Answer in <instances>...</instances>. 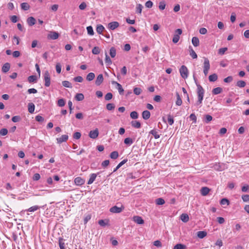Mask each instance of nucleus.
<instances>
[{
  "label": "nucleus",
  "instance_id": "obj_31",
  "mask_svg": "<svg viewBox=\"0 0 249 249\" xmlns=\"http://www.w3.org/2000/svg\"><path fill=\"white\" fill-rule=\"evenodd\" d=\"M119 157V153L117 151H115L111 152L110 154V157L111 159L115 160L117 159Z\"/></svg>",
  "mask_w": 249,
  "mask_h": 249
},
{
  "label": "nucleus",
  "instance_id": "obj_52",
  "mask_svg": "<svg viewBox=\"0 0 249 249\" xmlns=\"http://www.w3.org/2000/svg\"><path fill=\"white\" fill-rule=\"evenodd\" d=\"M133 91L135 94L139 95L141 93L142 90L140 88H135Z\"/></svg>",
  "mask_w": 249,
  "mask_h": 249
},
{
  "label": "nucleus",
  "instance_id": "obj_30",
  "mask_svg": "<svg viewBox=\"0 0 249 249\" xmlns=\"http://www.w3.org/2000/svg\"><path fill=\"white\" fill-rule=\"evenodd\" d=\"M217 75L215 73L210 75L209 76V80L210 82H215L217 79Z\"/></svg>",
  "mask_w": 249,
  "mask_h": 249
},
{
  "label": "nucleus",
  "instance_id": "obj_3",
  "mask_svg": "<svg viewBox=\"0 0 249 249\" xmlns=\"http://www.w3.org/2000/svg\"><path fill=\"white\" fill-rule=\"evenodd\" d=\"M179 72H180L181 76L183 79H186L188 77V70L185 66L182 65L181 66L180 68L179 69Z\"/></svg>",
  "mask_w": 249,
  "mask_h": 249
},
{
  "label": "nucleus",
  "instance_id": "obj_26",
  "mask_svg": "<svg viewBox=\"0 0 249 249\" xmlns=\"http://www.w3.org/2000/svg\"><path fill=\"white\" fill-rule=\"evenodd\" d=\"M190 50V55L192 56L193 59H196L197 57V55L195 51L193 49L192 47H189Z\"/></svg>",
  "mask_w": 249,
  "mask_h": 249
},
{
  "label": "nucleus",
  "instance_id": "obj_4",
  "mask_svg": "<svg viewBox=\"0 0 249 249\" xmlns=\"http://www.w3.org/2000/svg\"><path fill=\"white\" fill-rule=\"evenodd\" d=\"M182 33V30L181 29H178L175 30V35H174L173 38V42L174 43H177L179 40L180 37L179 36L181 35Z\"/></svg>",
  "mask_w": 249,
  "mask_h": 249
},
{
  "label": "nucleus",
  "instance_id": "obj_18",
  "mask_svg": "<svg viewBox=\"0 0 249 249\" xmlns=\"http://www.w3.org/2000/svg\"><path fill=\"white\" fill-rule=\"evenodd\" d=\"M59 36V34L55 32H51L49 35V37L52 39H56Z\"/></svg>",
  "mask_w": 249,
  "mask_h": 249
},
{
  "label": "nucleus",
  "instance_id": "obj_49",
  "mask_svg": "<svg viewBox=\"0 0 249 249\" xmlns=\"http://www.w3.org/2000/svg\"><path fill=\"white\" fill-rule=\"evenodd\" d=\"M106 108L108 110H112L115 108V105L112 103H108L107 105Z\"/></svg>",
  "mask_w": 249,
  "mask_h": 249
},
{
  "label": "nucleus",
  "instance_id": "obj_33",
  "mask_svg": "<svg viewBox=\"0 0 249 249\" xmlns=\"http://www.w3.org/2000/svg\"><path fill=\"white\" fill-rule=\"evenodd\" d=\"M106 58H105V62L107 66H109L112 64V61L110 59V57L108 56L107 53H105Z\"/></svg>",
  "mask_w": 249,
  "mask_h": 249
},
{
  "label": "nucleus",
  "instance_id": "obj_6",
  "mask_svg": "<svg viewBox=\"0 0 249 249\" xmlns=\"http://www.w3.org/2000/svg\"><path fill=\"white\" fill-rule=\"evenodd\" d=\"M124 209V207L123 206L118 207L117 206H114L110 209L109 211L112 213H120Z\"/></svg>",
  "mask_w": 249,
  "mask_h": 249
},
{
  "label": "nucleus",
  "instance_id": "obj_38",
  "mask_svg": "<svg viewBox=\"0 0 249 249\" xmlns=\"http://www.w3.org/2000/svg\"><path fill=\"white\" fill-rule=\"evenodd\" d=\"M109 54L111 57L114 58L116 54V51L114 47H111L110 49Z\"/></svg>",
  "mask_w": 249,
  "mask_h": 249
},
{
  "label": "nucleus",
  "instance_id": "obj_23",
  "mask_svg": "<svg viewBox=\"0 0 249 249\" xmlns=\"http://www.w3.org/2000/svg\"><path fill=\"white\" fill-rule=\"evenodd\" d=\"M98 224L102 227H105L108 225V220L107 219H101L98 221Z\"/></svg>",
  "mask_w": 249,
  "mask_h": 249
},
{
  "label": "nucleus",
  "instance_id": "obj_2",
  "mask_svg": "<svg viewBox=\"0 0 249 249\" xmlns=\"http://www.w3.org/2000/svg\"><path fill=\"white\" fill-rule=\"evenodd\" d=\"M210 68V62L207 58H204L203 72L205 76H207Z\"/></svg>",
  "mask_w": 249,
  "mask_h": 249
},
{
  "label": "nucleus",
  "instance_id": "obj_9",
  "mask_svg": "<svg viewBox=\"0 0 249 249\" xmlns=\"http://www.w3.org/2000/svg\"><path fill=\"white\" fill-rule=\"evenodd\" d=\"M74 183L77 186H81L83 185L85 180L84 179L81 178V177H77L74 179Z\"/></svg>",
  "mask_w": 249,
  "mask_h": 249
},
{
  "label": "nucleus",
  "instance_id": "obj_44",
  "mask_svg": "<svg viewBox=\"0 0 249 249\" xmlns=\"http://www.w3.org/2000/svg\"><path fill=\"white\" fill-rule=\"evenodd\" d=\"M156 203L158 205H163L165 203V201L162 198H158L156 200Z\"/></svg>",
  "mask_w": 249,
  "mask_h": 249
},
{
  "label": "nucleus",
  "instance_id": "obj_20",
  "mask_svg": "<svg viewBox=\"0 0 249 249\" xmlns=\"http://www.w3.org/2000/svg\"><path fill=\"white\" fill-rule=\"evenodd\" d=\"M192 42L195 47H197L199 45V40L197 37H193L192 39Z\"/></svg>",
  "mask_w": 249,
  "mask_h": 249
},
{
  "label": "nucleus",
  "instance_id": "obj_32",
  "mask_svg": "<svg viewBox=\"0 0 249 249\" xmlns=\"http://www.w3.org/2000/svg\"><path fill=\"white\" fill-rule=\"evenodd\" d=\"M197 235L199 238H203L207 235V232L205 231H199L197 233Z\"/></svg>",
  "mask_w": 249,
  "mask_h": 249
},
{
  "label": "nucleus",
  "instance_id": "obj_50",
  "mask_svg": "<svg viewBox=\"0 0 249 249\" xmlns=\"http://www.w3.org/2000/svg\"><path fill=\"white\" fill-rule=\"evenodd\" d=\"M213 119V117L212 116L209 114H207L205 116V122L206 123H208L210 121H211Z\"/></svg>",
  "mask_w": 249,
  "mask_h": 249
},
{
  "label": "nucleus",
  "instance_id": "obj_53",
  "mask_svg": "<svg viewBox=\"0 0 249 249\" xmlns=\"http://www.w3.org/2000/svg\"><path fill=\"white\" fill-rule=\"evenodd\" d=\"M167 121L170 125H172L174 124V119L170 115H168L167 116Z\"/></svg>",
  "mask_w": 249,
  "mask_h": 249
},
{
  "label": "nucleus",
  "instance_id": "obj_27",
  "mask_svg": "<svg viewBox=\"0 0 249 249\" xmlns=\"http://www.w3.org/2000/svg\"><path fill=\"white\" fill-rule=\"evenodd\" d=\"M59 246L60 249H65L64 239L61 237L59 238Z\"/></svg>",
  "mask_w": 249,
  "mask_h": 249
},
{
  "label": "nucleus",
  "instance_id": "obj_62",
  "mask_svg": "<svg viewBox=\"0 0 249 249\" xmlns=\"http://www.w3.org/2000/svg\"><path fill=\"white\" fill-rule=\"evenodd\" d=\"M73 80L75 82H82L83 81V78L81 76H78L77 77H75L73 78Z\"/></svg>",
  "mask_w": 249,
  "mask_h": 249
},
{
  "label": "nucleus",
  "instance_id": "obj_42",
  "mask_svg": "<svg viewBox=\"0 0 249 249\" xmlns=\"http://www.w3.org/2000/svg\"><path fill=\"white\" fill-rule=\"evenodd\" d=\"M105 29L104 27L102 25H98L96 28V31L99 34H101Z\"/></svg>",
  "mask_w": 249,
  "mask_h": 249
},
{
  "label": "nucleus",
  "instance_id": "obj_54",
  "mask_svg": "<svg viewBox=\"0 0 249 249\" xmlns=\"http://www.w3.org/2000/svg\"><path fill=\"white\" fill-rule=\"evenodd\" d=\"M81 134L80 132H75L73 135V138L74 139L78 140L81 138Z\"/></svg>",
  "mask_w": 249,
  "mask_h": 249
},
{
  "label": "nucleus",
  "instance_id": "obj_28",
  "mask_svg": "<svg viewBox=\"0 0 249 249\" xmlns=\"http://www.w3.org/2000/svg\"><path fill=\"white\" fill-rule=\"evenodd\" d=\"M21 8L22 10L27 11L30 9V5L27 2H23L21 4Z\"/></svg>",
  "mask_w": 249,
  "mask_h": 249
},
{
  "label": "nucleus",
  "instance_id": "obj_36",
  "mask_svg": "<svg viewBox=\"0 0 249 249\" xmlns=\"http://www.w3.org/2000/svg\"><path fill=\"white\" fill-rule=\"evenodd\" d=\"M28 80L29 83H35L37 80V77L35 75H31L28 77Z\"/></svg>",
  "mask_w": 249,
  "mask_h": 249
},
{
  "label": "nucleus",
  "instance_id": "obj_24",
  "mask_svg": "<svg viewBox=\"0 0 249 249\" xmlns=\"http://www.w3.org/2000/svg\"><path fill=\"white\" fill-rule=\"evenodd\" d=\"M180 219L184 222H187L189 221V217L187 214L182 213L180 215Z\"/></svg>",
  "mask_w": 249,
  "mask_h": 249
},
{
  "label": "nucleus",
  "instance_id": "obj_46",
  "mask_svg": "<svg viewBox=\"0 0 249 249\" xmlns=\"http://www.w3.org/2000/svg\"><path fill=\"white\" fill-rule=\"evenodd\" d=\"M62 85L66 88H72L71 84L68 81H63L62 82Z\"/></svg>",
  "mask_w": 249,
  "mask_h": 249
},
{
  "label": "nucleus",
  "instance_id": "obj_41",
  "mask_svg": "<svg viewBox=\"0 0 249 249\" xmlns=\"http://www.w3.org/2000/svg\"><path fill=\"white\" fill-rule=\"evenodd\" d=\"M246 85V82L242 80L238 81L236 83V86L239 88H244V87H245Z\"/></svg>",
  "mask_w": 249,
  "mask_h": 249
},
{
  "label": "nucleus",
  "instance_id": "obj_59",
  "mask_svg": "<svg viewBox=\"0 0 249 249\" xmlns=\"http://www.w3.org/2000/svg\"><path fill=\"white\" fill-rule=\"evenodd\" d=\"M21 118L19 116H15L12 117V120L13 122L16 123L20 121Z\"/></svg>",
  "mask_w": 249,
  "mask_h": 249
},
{
  "label": "nucleus",
  "instance_id": "obj_13",
  "mask_svg": "<svg viewBox=\"0 0 249 249\" xmlns=\"http://www.w3.org/2000/svg\"><path fill=\"white\" fill-rule=\"evenodd\" d=\"M36 19L33 17H30L27 19V22L28 25L30 26H32L33 25H35L36 24Z\"/></svg>",
  "mask_w": 249,
  "mask_h": 249
},
{
  "label": "nucleus",
  "instance_id": "obj_7",
  "mask_svg": "<svg viewBox=\"0 0 249 249\" xmlns=\"http://www.w3.org/2000/svg\"><path fill=\"white\" fill-rule=\"evenodd\" d=\"M89 135L91 139H95L97 138L99 135V130L98 128L90 131Z\"/></svg>",
  "mask_w": 249,
  "mask_h": 249
},
{
  "label": "nucleus",
  "instance_id": "obj_39",
  "mask_svg": "<svg viewBox=\"0 0 249 249\" xmlns=\"http://www.w3.org/2000/svg\"><path fill=\"white\" fill-rule=\"evenodd\" d=\"M186 246L183 244H178L176 245L173 249H186Z\"/></svg>",
  "mask_w": 249,
  "mask_h": 249
},
{
  "label": "nucleus",
  "instance_id": "obj_45",
  "mask_svg": "<svg viewBox=\"0 0 249 249\" xmlns=\"http://www.w3.org/2000/svg\"><path fill=\"white\" fill-rule=\"evenodd\" d=\"M39 209V206H38L37 205H35V206L31 207L30 208L28 209L27 210V211H28V212H34L37 210Z\"/></svg>",
  "mask_w": 249,
  "mask_h": 249
},
{
  "label": "nucleus",
  "instance_id": "obj_16",
  "mask_svg": "<svg viewBox=\"0 0 249 249\" xmlns=\"http://www.w3.org/2000/svg\"><path fill=\"white\" fill-rule=\"evenodd\" d=\"M10 68V64L9 63H5L3 66L2 67V72L6 73L8 72Z\"/></svg>",
  "mask_w": 249,
  "mask_h": 249
},
{
  "label": "nucleus",
  "instance_id": "obj_34",
  "mask_svg": "<svg viewBox=\"0 0 249 249\" xmlns=\"http://www.w3.org/2000/svg\"><path fill=\"white\" fill-rule=\"evenodd\" d=\"M84 98V96L82 93H77L75 96V99L78 101H82Z\"/></svg>",
  "mask_w": 249,
  "mask_h": 249
},
{
  "label": "nucleus",
  "instance_id": "obj_29",
  "mask_svg": "<svg viewBox=\"0 0 249 249\" xmlns=\"http://www.w3.org/2000/svg\"><path fill=\"white\" fill-rule=\"evenodd\" d=\"M176 96H177V101L176 102V104L177 106H181L182 102V100L179 96V94L178 92L176 93Z\"/></svg>",
  "mask_w": 249,
  "mask_h": 249
},
{
  "label": "nucleus",
  "instance_id": "obj_1",
  "mask_svg": "<svg viewBox=\"0 0 249 249\" xmlns=\"http://www.w3.org/2000/svg\"><path fill=\"white\" fill-rule=\"evenodd\" d=\"M204 94V90L201 86L200 85H197V94L198 97V100L196 103V105H200L202 102L203 99V96Z\"/></svg>",
  "mask_w": 249,
  "mask_h": 249
},
{
  "label": "nucleus",
  "instance_id": "obj_12",
  "mask_svg": "<svg viewBox=\"0 0 249 249\" xmlns=\"http://www.w3.org/2000/svg\"><path fill=\"white\" fill-rule=\"evenodd\" d=\"M213 168L216 171H221L224 170L223 165L220 163H216L213 165Z\"/></svg>",
  "mask_w": 249,
  "mask_h": 249
},
{
  "label": "nucleus",
  "instance_id": "obj_14",
  "mask_svg": "<svg viewBox=\"0 0 249 249\" xmlns=\"http://www.w3.org/2000/svg\"><path fill=\"white\" fill-rule=\"evenodd\" d=\"M103 80L104 78L103 74H100L98 75L95 81V84L97 86L100 85L103 82Z\"/></svg>",
  "mask_w": 249,
  "mask_h": 249
},
{
  "label": "nucleus",
  "instance_id": "obj_47",
  "mask_svg": "<svg viewBox=\"0 0 249 249\" xmlns=\"http://www.w3.org/2000/svg\"><path fill=\"white\" fill-rule=\"evenodd\" d=\"M142 8L143 6L141 4H138L136 6V12L139 14H141L142 13Z\"/></svg>",
  "mask_w": 249,
  "mask_h": 249
},
{
  "label": "nucleus",
  "instance_id": "obj_19",
  "mask_svg": "<svg viewBox=\"0 0 249 249\" xmlns=\"http://www.w3.org/2000/svg\"><path fill=\"white\" fill-rule=\"evenodd\" d=\"M112 83L113 84H116L117 85V89H118V91H119V93L120 94H122L123 93L124 90L123 88H122V85L120 84L117 83V82H114H114H112Z\"/></svg>",
  "mask_w": 249,
  "mask_h": 249
},
{
  "label": "nucleus",
  "instance_id": "obj_60",
  "mask_svg": "<svg viewBox=\"0 0 249 249\" xmlns=\"http://www.w3.org/2000/svg\"><path fill=\"white\" fill-rule=\"evenodd\" d=\"M221 205H227L229 204V201L227 198H222L220 201Z\"/></svg>",
  "mask_w": 249,
  "mask_h": 249
},
{
  "label": "nucleus",
  "instance_id": "obj_56",
  "mask_svg": "<svg viewBox=\"0 0 249 249\" xmlns=\"http://www.w3.org/2000/svg\"><path fill=\"white\" fill-rule=\"evenodd\" d=\"M87 30L88 34L90 35H93L94 32L93 30V28L91 26H89L87 27Z\"/></svg>",
  "mask_w": 249,
  "mask_h": 249
},
{
  "label": "nucleus",
  "instance_id": "obj_5",
  "mask_svg": "<svg viewBox=\"0 0 249 249\" xmlns=\"http://www.w3.org/2000/svg\"><path fill=\"white\" fill-rule=\"evenodd\" d=\"M43 76L45 81V86L47 87H49L51 84V77L50 73L48 71H45Z\"/></svg>",
  "mask_w": 249,
  "mask_h": 249
},
{
  "label": "nucleus",
  "instance_id": "obj_35",
  "mask_svg": "<svg viewBox=\"0 0 249 249\" xmlns=\"http://www.w3.org/2000/svg\"><path fill=\"white\" fill-rule=\"evenodd\" d=\"M222 88H221L220 87H217V88H214L213 89L212 93H213V94L214 95H216V94L220 93L222 92Z\"/></svg>",
  "mask_w": 249,
  "mask_h": 249
},
{
  "label": "nucleus",
  "instance_id": "obj_63",
  "mask_svg": "<svg viewBox=\"0 0 249 249\" xmlns=\"http://www.w3.org/2000/svg\"><path fill=\"white\" fill-rule=\"evenodd\" d=\"M227 49H228L226 47L220 48L218 50V53L220 55H223L224 54Z\"/></svg>",
  "mask_w": 249,
  "mask_h": 249
},
{
  "label": "nucleus",
  "instance_id": "obj_43",
  "mask_svg": "<svg viewBox=\"0 0 249 249\" xmlns=\"http://www.w3.org/2000/svg\"><path fill=\"white\" fill-rule=\"evenodd\" d=\"M133 142L132 139L130 138H126L124 140V143L125 144L130 145Z\"/></svg>",
  "mask_w": 249,
  "mask_h": 249
},
{
  "label": "nucleus",
  "instance_id": "obj_11",
  "mask_svg": "<svg viewBox=\"0 0 249 249\" xmlns=\"http://www.w3.org/2000/svg\"><path fill=\"white\" fill-rule=\"evenodd\" d=\"M133 221L138 224H143L144 223V220L142 218L139 216H134L133 217Z\"/></svg>",
  "mask_w": 249,
  "mask_h": 249
},
{
  "label": "nucleus",
  "instance_id": "obj_57",
  "mask_svg": "<svg viewBox=\"0 0 249 249\" xmlns=\"http://www.w3.org/2000/svg\"><path fill=\"white\" fill-rule=\"evenodd\" d=\"M165 6L166 4L164 1H160L159 3V7L160 10H163L165 9Z\"/></svg>",
  "mask_w": 249,
  "mask_h": 249
},
{
  "label": "nucleus",
  "instance_id": "obj_25",
  "mask_svg": "<svg viewBox=\"0 0 249 249\" xmlns=\"http://www.w3.org/2000/svg\"><path fill=\"white\" fill-rule=\"evenodd\" d=\"M35 105L33 103H30L28 104V111L30 113H33L34 112L35 110Z\"/></svg>",
  "mask_w": 249,
  "mask_h": 249
},
{
  "label": "nucleus",
  "instance_id": "obj_51",
  "mask_svg": "<svg viewBox=\"0 0 249 249\" xmlns=\"http://www.w3.org/2000/svg\"><path fill=\"white\" fill-rule=\"evenodd\" d=\"M57 105L58 106L62 107L65 105V101L63 99H60L57 101Z\"/></svg>",
  "mask_w": 249,
  "mask_h": 249
},
{
  "label": "nucleus",
  "instance_id": "obj_55",
  "mask_svg": "<svg viewBox=\"0 0 249 249\" xmlns=\"http://www.w3.org/2000/svg\"><path fill=\"white\" fill-rule=\"evenodd\" d=\"M92 53L94 54H98L100 53V49L98 47H94L92 50Z\"/></svg>",
  "mask_w": 249,
  "mask_h": 249
},
{
  "label": "nucleus",
  "instance_id": "obj_40",
  "mask_svg": "<svg viewBox=\"0 0 249 249\" xmlns=\"http://www.w3.org/2000/svg\"><path fill=\"white\" fill-rule=\"evenodd\" d=\"M149 133L153 135L156 139H157L160 137V135L158 134L157 131L154 129L151 130Z\"/></svg>",
  "mask_w": 249,
  "mask_h": 249
},
{
  "label": "nucleus",
  "instance_id": "obj_64",
  "mask_svg": "<svg viewBox=\"0 0 249 249\" xmlns=\"http://www.w3.org/2000/svg\"><path fill=\"white\" fill-rule=\"evenodd\" d=\"M242 198L244 202H249V195H243Z\"/></svg>",
  "mask_w": 249,
  "mask_h": 249
},
{
  "label": "nucleus",
  "instance_id": "obj_15",
  "mask_svg": "<svg viewBox=\"0 0 249 249\" xmlns=\"http://www.w3.org/2000/svg\"><path fill=\"white\" fill-rule=\"evenodd\" d=\"M210 191V190L209 188L207 187H203L200 190L201 194L203 196H206L209 194Z\"/></svg>",
  "mask_w": 249,
  "mask_h": 249
},
{
  "label": "nucleus",
  "instance_id": "obj_8",
  "mask_svg": "<svg viewBox=\"0 0 249 249\" xmlns=\"http://www.w3.org/2000/svg\"><path fill=\"white\" fill-rule=\"evenodd\" d=\"M119 26V22L117 21H112L108 23V28L111 30H114L118 27Z\"/></svg>",
  "mask_w": 249,
  "mask_h": 249
},
{
  "label": "nucleus",
  "instance_id": "obj_21",
  "mask_svg": "<svg viewBox=\"0 0 249 249\" xmlns=\"http://www.w3.org/2000/svg\"><path fill=\"white\" fill-rule=\"evenodd\" d=\"M131 125L136 128H139L141 126V123L137 121H132L131 122Z\"/></svg>",
  "mask_w": 249,
  "mask_h": 249
},
{
  "label": "nucleus",
  "instance_id": "obj_17",
  "mask_svg": "<svg viewBox=\"0 0 249 249\" xmlns=\"http://www.w3.org/2000/svg\"><path fill=\"white\" fill-rule=\"evenodd\" d=\"M142 118L144 120L148 119L150 117V112L148 110H144L142 113Z\"/></svg>",
  "mask_w": 249,
  "mask_h": 249
},
{
  "label": "nucleus",
  "instance_id": "obj_58",
  "mask_svg": "<svg viewBox=\"0 0 249 249\" xmlns=\"http://www.w3.org/2000/svg\"><path fill=\"white\" fill-rule=\"evenodd\" d=\"M112 94L110 92L107 93L105 96L106 100L109 101L112 98Z\"/></svg>",
  "mask_w": 249,
  "mask_h": 249
},
{
  "label": "nucleus",
  "instance_id": "obj_10",
  "mask_svg": "<svg viewBox=\"0 0 249 249\" xmlns=\"http://www.w3.org/2000/svg\"><path fill=\"white\" fill-rule=\"evenodd\" d=\"M69 136L67 135H63L60 138L56 139L58 143H61L63 142H66L68 139Z\"/></svg>",
  "mask_w": 249,
  "mask_h": 249
},
{
  "label": "nucleus",
  "instance_id": "obj_48",
  "mask_svg": "<svg viewBox=\"0 0 249 249\" xmlns=\"http://www.w3.org/2000/svg\"><path fill=\"white\" fill-rule=\"evenodd\" d=\"M130 117L133 119H136L138 118V114L137 112L133 111L130 113Z\"/></svg>",
  "mask_w": 249,
  "mask_h": 249
},
{
  "label": "nucleus",
  "instance_id": "obj_61",
  "mask_svg": "<svg viewBox=\"0 0 249 249\" xmlns=\"http://www.w3.org/2000/svg\"><path fill=\"white\" fill-rule=\"evenodd\" d=\"M35 119L36 121L38 122H43L44 120V118L39 115L36 116Z\"/></svg>",
  "mask_w": 249,
  "mask_h": 249
},
{
  "label": "nucleus",
  "instance_id": "obj_37",
  "mask_svg": "<svg viewBox=\"0 0 249 249\" xmlns=\"http://www.w3.org/2000/svg\"><path fill=\"white\" fill-rule=\"evenodd\" d=\"M94 73L93 72H90L87 75L86 79L89 81H90L92 80L94 78Z\"/></svg>",
  "mask_w": 249,
  "mask_h": 249
},
{
  "label": "nucleus",
  "instance_id": "obj_22",
  "mask_svg": "<svg viewBox=\"0 0 249 249\" xmlns=\"http://www.w3.org/2000/svg\"><path fill=\"white\" fill-rule=\"evenodd\" d=\"M97 177V175L96 174L93 173L90 175V178L89 180H88V184H91L93 181L95 180L96 178Z\"/></svg>",
  "mask_w": 249,
  "mask_h": 249
}]
</instances>
